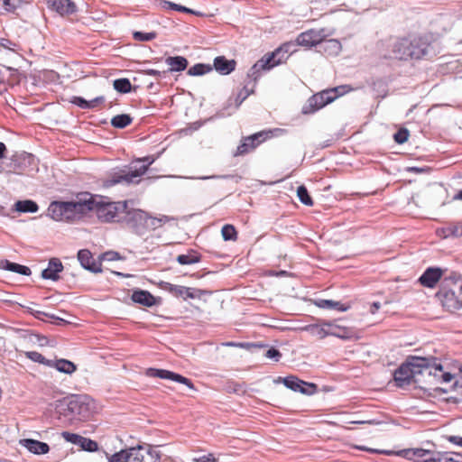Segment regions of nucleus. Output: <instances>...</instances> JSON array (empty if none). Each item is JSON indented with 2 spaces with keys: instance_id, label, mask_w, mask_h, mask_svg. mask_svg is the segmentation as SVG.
<instances>
[{
  "instance_id": "1",
  "label": "nucleus",
  "mask_w": 462,
  "mask_h": 462,
  "mask_svg": "<svg viewBox=\"0 0 462 462\" xmlns=\"http://www.w3.org/2000/svg\"><path fill=\"white\" fill-rule=\"evenodd\" d=\"M436 298L447 310H460L462 308V275L450 272L448 275L444 276Z\"/></svg>"
},
{
  "instance_id": "2",
  "label": "nucleus",
  "mask_w": 462,
  "mask_h": 462,
  "mask_svg": "<svg viewBox=\"0 0 462 462\" xmlns=\"http://www.w3.org/2000/svg\"><path fill=\"white\" fill-rule=\"evenodd\" d=\"M160 446L139 445L122 449L108 457V462H168L170 458L163 455Z\"/></svg>"
},
{
  "instance_id": "3",
  "label": "nucleus",
  "mask_w": 462,
  "mask_h": 462,
  "mask_svg": "<svg viewBox=\"0 0 462 462\" xmlns=\"http://www.w3.org/2000/svg\"><path fill=\"white\" fill-rule=\"evenodd\" d=\"M54 410L59 416L69 420H86L92 414L88 397L85 395L75 394L58 400L54 403Z\"/></svg>"
},
{
  "instance_id": "4",
  "label": "nucleus",
  "mask_w": 462,
  "mask_h": 462,
  "mask_svg": "<svg viewBox=\"0 0 462 462\" xmlns=\"http://www.w3.org/2000/svg\"><path fill=\"white\" fill-rule=\"evenodd\" d=\"M429 42L422 37L400 38L391 45L393 58L400 60L421 59L428 51Z\"/></svg>"
},
{
  "instance_id": "5",
  "label": "nucleus",
  "mask_w": 462,
  "mask_h": 462,
  "mask_svg": "<svg viewBox=\"0 0 462 462\" xmlns=\"http://www.w3.org/2000/svg\"><path fill=\"white\" fill-rule=\"evenodd\" d=\"M130 202L129 200L112 201L108 197L95 195L93 211L98 220L103 223L121 224L126 203Z\"/></svg>"
},
{
  "instance_id": "6",
  "label": "nucleus",
  "mask_w": 462,
  "mask_h": 462,
  "mask_svg": "<svg viewBox=\"0 0 462 462\" xmlns=\"http://www.w3.org/2000/svg\"><path fill=\"white\" fill-rule=\"evenodd\" d=\"M428 359L421 356H411L407 362L401 365L393 374L396 386L404 387L411 384L412 378L417 374H423V367L429 365Z\"/></svg>"
},
{
  "instance_id": "7",
  "label": "nucleus",
  "mask_w": 462,
  "mask_h": 462,
  "mask_svg": "<svg viewBox=\"0 0 462 462\" xmlns=\"http://www.w3.org/2000/svg\"><path fill=\"white\" fill-rule=\"evenodd\" d=\"M140 162H145L147 164L141 166L138 170L132 171L125 172L123 170H120L118 171H115L109 174L107 178L103 180V187L105 188H111L116 184L119 183H139L140 182V177L143 175L149 166L153 162V159H151L150 157H143L142 159H139Z\"/></svg>"
},
{
  "instance_id": "8",
  "label": "nucleus",
  "mask_w": 462,
  "mask_h": 462,
  "mask_svg": "<svg viewBox=\"0 0 462 462\" xmlns=\"http://www.w3.org/2000/svg\"><path fill=\"white\" fill-rule=\"evenodd\" d=\"M146 212L142 209L133 208L126 203V208L121 221L125 227L138 236L146 234Z\"/></svg>"
},
{
  "instance_id": "9",
  "label": "nucleus",
  "mask_w": 462,
  "mask_h": 462,
  "mask_svg": "<svg viewBox=\"0 0 462 462\" xmlns=\"http://www.w3.org/2000/svg\"><path fill=\"white\" fill-rule=\"evenodd\" d=\"M275 130H263L249 136L243 137L234 152L235 157L244 156L254 151L261 143L273 136Z\"/></svg>"
},
{
  "instance_id": "10",
  "label": "nucleus",
  "mask_w": 462,
  "mask_h": 462,
  "mask_svg": "<svg viewBox=\"0 0 462 462\" xmlns=\"http://www.w3.org/2000/svg\"><path fill=\"white\" fill-rule=\"evenodd\" d=\"M272 58L273 56L265 54L250 68L247 72V85H252L251 87L254 88L263 71H268L279 65V61L273 62Z\"/></svg>"
},
{
  "instance_id": "11",
  "label": "nucleus",
  "mask_w": 462,
  "mask_h": 462,
  "mask_svg": "<svg viewBox=\"0 0 462 462\" xmlns=\"http://www.w3.org/2000/svg\"><path fill=\"white\" fill-rule=\"evenodd\" d=\"M161 288L170 292L174 297L181 298L184 300L188 299H200L201 296L207 292L200 289L175 285L167 282H162L161 283Z\"/></svg>"
},
{
  "instance_id": "12",
  "label": "nucleus",
  "mask_w": 462,
  "mask_h": 462,
  "mask_svg": "<svg viewBox=\"0 0 462 462\" xmlns=\"http://www.w3.org/2000/svg\"><path fill=\"white\" fill-rule=\"evenodd\" d=\"M70 208L69 201H53L48 208V215L56 221L72 222L75 215H72Z\"/></svg>"
},
{
  "instance_id": "13",
  "label": "nucleus",
  "mask_w": 462,
  "mask_h": 462,
  "mask_svg": "<svg viewBox=\"0 0 462 462\" xmlns=\"http://www.w3.org/2000/svg\"><path fill=\"white\" fill-rule=\"evenodd\" d=\"M278 381H282L283 384L294 391L303 394L311 395L317 392L318 386L313 383H308L300 380L295 375H288L286 377H279Z\"/></svg>"
},
{
  "instance_id": "14",
  "label": "nucleus",
  "mask_w": 462,
  "mask_h": 462,
  "mask_svg": "<svg viewBox=\"0 0 462 462\" xmlns=\"http://www.w3.org/2000/svg\"><path fill=\"white\" fill-rule=\"evenodd\" d=\"M330 95L331 92H328L327 89L312 95L302 107V113L304 115L313 114L326 105L333 102V97Z\"/></svg>"
},
{
  "instance_id": "15",
  "label": "nucleus",
  "mask_w": 462,
  "mask_h": 462,
  "mask_svg": "<svg viewBox=\"0 0 462 462\" xmlns=\"http://www.w3.org/2000/svg\"><path fill=\"white\" fill-rule=\"evenodd\" d=\"M94 199L95 195L84 193L78 197V200L69 201L70 206H74L73 208L71 207L70 209L72 215H75V220L80 219L87 213L93 211Z\"/></svg>"
},
{
  "instance_id": "16",
  "label": "nucleus",
  "mask_w": 462,
  "mask_h": 462,
  "mask_svg": "<svg viewBox=\"0 0 462 462\" xmlns=\"http://www.w3.org/2000/svg\"><path fill=\"white\" fill-rule=\"evenodd\" d=\"M146 374L150 377H158L162 379L171 380L185 384L191 390H196L195 385L190 379L169 370L149 368L146 371Z\"/></svg>"
},
{
  "instance_id": "17",
  "label": "nucleus",
  "mask_w": 462,
  "mask_h": 462,
  "mask_svg": "<svg viewBox=\"0 0 462 462\" xmlns=\"http://www.w3.org/2000/svg\"><path fill=\"white\" fill-rule=\"evenodd\" d=\"M254 93V88L245 84L244 88L238 92L235 99L229 97L225 106L221 109L220 114L222 116H230L235 110L238 109L241 104L252 94Z\"/></svg>"
},
{
  "instance_id": "18",
  "label": "nucleus",
  "mask_w": 462,
  "mask_h": 462,
  "mask_svg": "<svg viewBox=\"0 0 462 462\" xmlns=\"http://www.w3.org/2000/svg\"><path fill=\"white\" fill-rule=\"evenodd\" d=\"M445 272L439 267H428L419 278V282L426 287L432 289L446 276Z\"/></svg>"
},
{
  "instance_id": "19",
  "label": "nucleus",
  "mask_w": 462,
  "mask_h": 462,
  "mask_svg": "<svg viewBox=\"0 0 462 462\" xmlns=\"http://www.w3.org/2000/svg\"><path fill=\"white\" fill-rule=\"evenodd\" d=\"M47 7L61 16H68L78 11L76 4L71 0H45Z\"/></svg>"
},
{
  "instance_id": "20",
  "label": "nucleus",
  "mask_w": 462,
  "mask_h": 462,
  "mask_svg": "<svg viewBox=\"0 0 462 462\" xmlns=\"http://www.w3.org/2000/svg\"><path fill=\"white\" fill-rule=\"evenodd\" d=\"M78 260L80 263V265L94 273H98L102 272L101 268V261L95 260L91 252L88 249H81L78 252Z\"/></svg>"
},
{
  "instance_id": "21",
  "label": "nucleus",
  "mask_w": 462,
  "mask_h": 462,
  "mask_svg": "<svg viewBox=\"0 0 462 462\" xmlns=\"http://www.w3.org/2000/svg\"><path fill=\"white\" fill-rule=\"evenodd\" d=\"M11 163L14 171H24L35 165V157L32 153L23 152L12 156Z\"/></svg>"
},
{
  "instance_id": "22",
  "label": "nucleus",
  "mask_w": 462,
  "mask_h": 462,
  "mask_svg": "<svg viewBox=\"0 0 462 462\" xmlns=\"http://www.w3.org/2000/svg\"><path fill=\"white\" fill-rule=\"evenodd\" d=\"M131 300L134 303H138L145 307H152L161 303V298H155L150 291L141 289H137L133 291Z\"/></svg>"
},
{
  "instance_id": "23",
  "label": "nucleus",
  "mask_w": 462,
  "mask_h": 462,
  "mask_svg": "<svg viewBox=\"0 0 462 462\" xmlns=\"http://www.w3.org/2000/svg\"><path fill=\"white\" fill-rule=\"evenodd\" d=\"M297 42H285L277 48L274 51L267 53L268 56H273L272 61H279V65L284 62L289 56L296 51Z\"/></svg>"
},
{
  "instance_id": "24",
  "label": "nucleus",
  "mask_w": 462,
  "mask_h": 462,
  "mask_svg": "<svg viewBox=\"0 0 462 462\" xmlns=\"http://www.w3.org/2000/svg\"><path fill=\"white\" fill-rule=\"evenodd\" d=\"M63 271V265L60 259L51 258L49 261L48 267L42 270V278L45 280L58 281L59 273Z\"/></svg>"
},
{
  "instance_id": "25",
  "label": "nucleus",
  "mask_w": 462,
  "mask_h": 462,
  "mask_svg": "<svg viewBox=\"0 0 462 462\" xmlns=\"http://www.w3.org/2000/svg\"><path fill=\"white\" fill-rule=\"evenodd\" d=\"M19 443L22 447L35 455H43L50 451V446L47 443L36 439H20Z\"/></svg>"
},
{
  "instance_id": "26",
  "label": "nucleus",
  "mask_w": 462,
  "mask_h": 462,
  "mask_svg": "<svg viewBox=\"0 0 462 462\" xmlns=\"http://www.w3.org/2000/svg\"><path fill=\"white\" fill-rule=\"evenodd\" d=\"M212 67L221 75H229L236 69V61L225 56H217L214 59Z\"/></svg>"
},
{
  "instance_id": "27",
  "label": "nucleus",
  "mask_w": 462,
  "mask_h": 462,
  "mask_svg": "<svg viewBox=\"0 0 462 462\" xmlns=\"http://www.w3.org/2000/svg\"><path fill=\"white\" fill-rule=\"evenodd\" d=\"M425 359L430 360L429 365L427 367H423V374H426L430 377H433L436 382H440L443 366L439 362L436 357H424Z\"/></svg>"
},
{
  "instance_id": "28",
  "label": "nucleus",
  "mask_w": 462,
  "mask_h": 462,
  "mask_svg": "<svg viewBox=\"0 0 462 462\" xmlns=\"http://www.w3.org/2000/svg\"><path fill=\"white\" fill-rule=\"evenodd\" d=\"M165 63L170 66L169 72H180L187 69L188 60L183 56H169L165 59Z\"/></svg>"
},
{
  "instance_id": "29",
  "label": "nucleus",
  "mask_w": 462,
  "mask_h": 462,
  "mask_svg": "<svg viewBox=\"0 0 462 462\" xmlns=\"http://www.w3.org/2000/svg\"><path fill=\"white\" fill-rule=\"evenodd\" d=\"M318 34L310 30L298 35L296 42L300 46L312 47L319 43Z\"/></svg>"
},
{
  "instance_id": "30",
  "label": "nucleus",
  "mask_w": 462,
  "mask_h": 462,
  "mask_svg": "<svg viewBox=\"0 0 462 462\" xmlns=\"http://www.w3.org/2000/svg\"><path fill=\"white\" fill-rule=\"evenodd\" d=\"M0 267L6 271H10L25 276H29L32 273V271L28 266L13 263L8 260L2 261L0 263Z\"/></svg>"
},
{
  "instance_id": "31",
  "label": "nucleus",
  "mask_w": 462,
  "mask_h": 462,
  "mask_svg": "<svg viewBox=\"0 0 462 462\" xmlns=\"http://www.w3.org/2000/svg\"><path fill=\"white\" fill-rule=\"evenodd\" d=\"M315 305L321 309L337 310L341 312L346 311L350 308L349 305H345L340 301L322 299L317 300L315 301Z\"/></svg>"
},
{
  "instance_id": "32",
  "label": "nucleus",
  "mask_w": 462,
  "mask_h": 462,
  "mask_svg": "<svg viewBox=\"0 0 462 462\" xmlns=\"http://www.w3.org/2000/svg\"><path fill=\"white\" fill-rule=\"evenodd\" d=\"M14 209L22 213H35L38 211L39 206L31 199L18 200L14 203Z\"/></svg>"
},
{
  "instance_id": "33",
  "label": "nucleus",
  "mask_w": 462,
  "mask_h": 462,
  "mask_svg": "<svg viewBox=\"0 0 462 462\" xmlns=\"http://www.w3.org/2000/svg\"><path fill=\"white\" fill-rule=\"evenodd\" d=\"M51 366L55 367L59 372L67 374H71L77 370L76 365L73 362L67 359H59L53 361Z\"/></svg>"
},
{
  "instance_id": "34",
  "label": "nucleus",
  "mask_w": 462,
  "mask_h": 462,
  "mask_svg": "<svg viewBox=\"0 0 462 462\" xmlns=\"http://www.w3.org/2000/svg\"><path fill=\"white\" fill-rule=\"evenodd\" d=\"M200 260L201 255L194 250H189L187 254H180L177 256V262L181 265L197 263L200 262Z\"/></svg>"
},
{
  "instance_id": "35",
  "label": "nucleus",
  "mask_w": 462,
  "mask_h": 462,
  "mask_svg": "<svg viewBox=\"0 0 462 462\" xmlns=\"http://www.w3.org/2000/svg\"><path fill=\"white\" fill-rule=\"evenodd\" d=\"M133 122V117L128 114H121L114 116L111 119V125L115 128L124 129L130 125Z\"/></svg>"
},
{
  "instance_id": "36",
  "label": "nucleus",
  "mask_w": 462,
  "mask_h": 462,
  "mask_svg": "<svg viewBox=\"0 0 462 462\" xmlns=\"http://www.w3.org/2000/svg\"><path fill=\"white\" fill-rule=\"evenodd\" d=\"M169 220H170V218L166 216H163V217L158 218V217H152L147 213L146 214V223H145L146 233L149 230H155V229L162 226Z\"/></svg>"
},
{
  "instance_id": "37",
  "label": "nucleus",
  "mask_w": 462,
  "mask_h": 462,
  "mask_svg": "<svg viewBox=\"0 0 462 462\" xmlns=\"http://www.w3.org/2000/svg\"><path fill=\"white\" fill-rule=\"evenodd\" d=\"M213 67L210 64L197 63L188 69L189 76H202L212 71Z\"/></svg>"
},
{
  "instance_id": "38",
  "label": "nucleus",
  "mask_w": 462,
  "mask_h": 462,
  "mask_svg": "<svg viewBox=\"0 0 462 462\" xmlns=\"http://www.w3.org/2000/svg\"><path fill=\"white\" fill-rule=\"evenodd\" d=\"M114 88L122 94L129 93L132 90V84L128 79L122 78L114 80Z\"/></svg>"
},
{
  "instance_id": "39",
  "label": "nucleus",
  "mask_w": 462,
  "mask_h": 462,
  "mask_svg": "<svg viewBox=\"0 0 462 462\" xmlns=\"http://www.w3.org/2000/svg\"><path fill=\"white\" fill-rule=\"evenodd\" d=\"M78 446L80 447L82 450L88 452H94L98 450V444L97 441L83 436L80 437V440Z\"/></svg>"
},
{
  "instance_id": "40",
  "label": "nucleus",
  "mask_w": 462,
  "mask_h": 462,
  "mask_svg": "<svg viewBox=\"0 0 462 462\" xmlns=\"http://www.w3.org/2000/svg\"><path fill=\"white\" fill-rule=\"evenodd\" d=\"M448 452H434L425 462H462L452 457H448Z\"/></svg>"
},
{
  "instance_id": "41",
  "label": "nucleus",
  "mask_w": 462,
  "mask_h": 462,
  "mask_svg": "<svg viewBox=\"0 0 462 462\" xmlns=\"http://www.w3.org/2000/svg\"><path fill=\"white\" fill-rule=\"evenodd\" d=\"M25 356L27 358H29L30 360H32L33 362L46 365L48 366H51L52 363H53L52 360L46 359L41 353H39L37 351H28L25 353Z\"/></svg>"
},
{
  "instance_id": "42",
  "label": "nucleus",
  "mask_w": 462,
  "mask_h": 462,
  "mask_svg": "<svg viewBox=\"0 0 462 462\" xmlns=\"http://www.w3.org/2000/svg\"><path fill=\"white\" fill-rule=\"evenodd\" d=\"M297 195L300 201L306 206H312L313 200L304 185H300L297 189Z\"/></svg>"
},
{
  "instance_id": "43",
  "label": "nucleus",
  "mask_w": 462,
  "mask_h": 462,
  "mask_svg": "<svg viewBox=\"0 0 462 462\" xmlns=\"http://www.w3.org/2000/svg\"><path fill=\"white\" fill-rule=\"evenodd\" d=\"M221 234L225 241H236L237 238V232L235 226L229 224L222 227Z\"/></svg>"
},
{
  "instance_id": "44",
  "label": "nucleus",
  "mask_w": 462,
  "mask_h": 462,
  "mask_svg": "<svg viewBox=\"0 0 462 462\" xmlns=\"http://www.w3.org/2000/svg\"><path fill=\"white\" fill-rule=\"evenodd\" d=\"M12 69L0 64V93L6 89V82L11 75Z\"/></svg>"
},
{
  "instance_id": "45",
  "label": "nucleus",
  "mask_w": 462,
  "mask_h": 462,
  "mask_svg": "<svg viewBox=\"0 0 462 462\" xmlns=\"http://www.w3.org/2000/svg\"><path fill=\"white\" fill-rule=\"evenodd\" d=\"M157 37V33L155 32H134L133 33V38L138 42H150Z\"/></svg>"
},
{
  "instance_id": "46",
  "label": "nucleus",
  "mask_w": 462,
  "mask_h": 462,
  "mask_svg": "<svg viewBox=\"0 0 462 462\" xmlns=\"http://www.w3.org/2000/svg\"><path fill=\"white\" fill-rule=\"evenodd\" d=\"M329 335L336 336L340 338H348L350 337V331L346 328H339L337 326L331 327Z\"/></svg>"
},
{
  "instance_id": "47",
  "label": "nucleus",
  "mask_w": 462,
  "mask_h": 462,
  "mask_svg": "<svg viewBox=\"0 0 462 462\" xmlns=\"http://www.w3.org/2000/svg\"><path fill=\"white\" fill-rule=\"evenodd\" d=\"M410 133L406 128H401L393 134L394 141L399 143H404L409 138Z\"/></svg>"
},
{
  "instance_id": "48",
  "label": "nucleus",
  "mask_w": 462,
  "mask_h": 462,
  "mask_svg": "<svg viewBox=\"0 0 462 462\" xmlns=\"http://www.w3.org/2000/svg\"><path fill=\"white\" fill-rule=\"evenodd\" d=\"M410 451L412 452V455L420 458L423 462L430 458L432 456V451L424 448H412Z\"/></svg>"
},
{
  "instance_id": "49",
  "label": "nucleus",
  "mask_w": 462,
  "mask_h": 462,
  "mask_svg": "<svg viewBox=\"0 0 462 462\" xmlns=\"http://www.w3.org/2000/svg\"><path fill=\"white\" fill-rule=\"evenodd\" d=\"M350 88L346 85H342L336 87L334 88L327 89L328 92H331V97H333V101L337 99L338 97L343 96L345 93H346Z\"/></svg>"
},
{
  "instance_id": "50",
  "label": "nucleus",
  "mask_w": 462,
  "mask_h": 462,
  "mask_svg": "<svg viewBox=\"0 0 462 462\" xmlns=\"http://www.w3.org/2000/svg\"><path fill=\"white\" fill-rule=\"evenodd\" d=\"M61 437L67 442H69V443H72V444L78 446L79 442L80 440L81 435H79V434H76V433H72V432H69V431H62L61 432Z\"/></svg>"
},
{
  "instance_id": "51",
  "label": "nucleus",
  "mask_w": 462,
  "mask_h": 462,
  "mask_svg": "<svg viewBox=\"0 0 462 462\" xmlns=\"http://www.w3.org/2000/svg\"><path fill=\"white\" fill-rule=\"evenodd\" d=\"M70 103L80 107L81 109L89 110L88 100H86L81 97H72L70 99Z\"/></svg>"
},
{
  "instance_id": "52",
  "label": "nucleus",
  "mask_w": 462,
  "mask_h": 462,
  "mask_svg": "<svg viewBox=\"0 0 462 462\" xmlns=\"http://www.w3.org/2000/svg\"><path fill=\"white\" fill-rule=\"evenodd\" d=\"M33 316L36 318V319H42V316H46V317H49L51 319H53L56 320V324L58 325H61V324H67L68 321H66L65 319H61V318H58L52 314H47L43 311H40V310H37L35 312L32 313Z\"/></svg>"
},
{
  "instance_id": "53",
  "label": "nucleus",
  "mask_w": 462,
  "mask_h": 462,
  "mask_svg": "<svg viewBox=\"0 0 462 462\" xmlns=\"http://www.w3.org/2000/svg\"><path fill=\"white\" fill-rule=\"evenodd\" d=\"M165 5L171 10H175V11H179V12H182V13H188V14L193 13V11L191 9H189L186 6L172 3V2L166 1Z\"/></svg>"
},
{
  "instance_id": "54",
  "label": "nucleus",
  "mask_w": 462,
  "mask_h": 462,
  "mask_svg": "<svg viewBox=\"0 0 462 462\" xmlns=\"http://www.w3.org/2000/svg\"><path fill=\"white\" fill-rule=\"evenodd\" d=\"M264 356L267 358L273 359L274 361L278 362L282 357V353L277 348L271 347L266 351Z\"/></svg>"
},
{
  "instance_id": "55",
  "label": "nucleus",
  "mask_w": 462,
  "mask_h": 462,
  "mask_svg": "<svg viewBox=\"0 0 462 462\" xmlns=\"http://www.w3.org/2000/svg\"><path fill=\"white\" fill-rule=\"evenodd\" d=\"M453 390L457 393V397L462 398V369L460 370V374L453 384Z\"/></svg>"
},
{
  "instance_id": "56",
  "label": "nucleus",
  "mask_w": 462,
  "mask_h": 462,
  "mask_svg": "<svg viewBox=\"0 0 462 462\" xmlns=\"http://www.w3.org/2000/svg\"><path fill=\"white\" fill-rule=\"evenodd\" d=\"M10 5H8L7 10L10 13L15 12L16 9L20 8L23 4L29 2V0H8Z\"/></svg>"
},
{
  "instance_id": "57",
  "label": "nucleus",
  "mask_w": 462,
  "mask_h": 462,
  "mask_svg": "<svg viewBox=\"0 0 462 462\" xmlns=\"http://www.w3.org/2000/svg\"><path fill=\"white\" fill-rule=\"evenodd\" d=\"M193 462H217V459L215 457L214 454L209 453L208 455H204L199 457H194L192 459Z\"/></svg>"
},
{
  "instance_id": "58",
  "label": "nucleus",
  "mask_w": 462,
  "mask_h": 462,
  "mask_svg": "<svg viewBox=\"0 0 462 462\" xmlns=\"http://www.w3.org/2000/svg\"><path fill=\"white\" fill-rule=\"evenodd\" d=\"M104 102H105V97H103V96H99L91 100H88L89 109H95L99 105L103 104Z\"/></svg>"
},
{
  "instance_id": "59",
  "label": "nucleus",
  "mask_w": 462,
  "mask_h": 462,
  "mask_svg": "<svg viewBox=\"0 0 462 462\" xmlns=\"http://www.w3.org/2000/svg\"><path fill=\"white\" fill-rule=\"evenodd\" d=\"M224 345L227 346H238L241 348H247V349L251 346H261L260 345L245 343V342H242V343L226 342Z\"/></svg>"
},
{
  "instance_id": "60",
  "label": "nucleus",
  "mask_w": 462,
  "mask_h": 462,
  "mask_svg": "<svg viewBox=\"0 0 462 462\" xmlns=\"http://www.w3.org/2000/svg\"><path fill=\"white\" fill-rule=\"evenodd\" d=\"M143 73L148 76L160 78V77L165 76L168 73V71H166V70L160 71V70H157L154 69H145L143 71Z\"/></svg>"
},
{
  "instance_id": "61",
  "label": "nucleus",
  "mask_w": 462,
  "mask_h": 462,
  "mask_svg": "<svg viewBox=\"0 0 462 462\" xmlns=\"http://www.w3.org/2000/svg\"><path fill=\"white\" fill-rule=\"evenodd\" d=\"M102 257L104 259L109 260V261H115V260H120L122 259L121 255L117 252L109 251L105 253Z\"/></svg>"
},
{
  "instance_id": "62",
  "label": "nucleus",
  "mask_w": 462,
  "mask_h": 462,
  "mask_svg": "<svg viewBox=\"0 0 462 462\" xmlns=\"http://www.w3.org/2000/svg\"><path fill=\"white\" fill-rule=\"evenodd\" d=\"M449 233L455 236H462V224L448 227Z\"/></svg>"
},
{
  "instance_id": "63",
  "label": "nucleus",
  "mask_w": 462,
  "mask_h": 462,
  "mask_svg": "<svg viewBox=\"0 0 462 462\" xmlns=\"http://www.w3.org/2000/svg\"><path fill=\"white\" fill-rule=\"evenodd\" d=\"M446 439L452 444L462 447V437L460 436H448Z\"/></svg>"
},
{
  "instance_id": "64",
  "label": "nucleus",
  "mask_w": 462,
  "mask_h": 462,
  "mask_svg": "<svg viewBox=\"0 0 462 462\" xmlns=\"http://www.w3.org/2000/svg\"><path fill=\"white\" fill-rule=\"evenodd\" d=\"M441 376V383H449L453 378L454 375L449 372H445L444 369H442V373L440 374Z\"/></svg>"
}]
</instances>
